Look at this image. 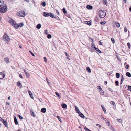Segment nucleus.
<instances>
[{
  "instance_id": "nucleus-1",
  "label": "nucleus",
  "mask_w": 131,
  "mask_h": 131,
  "mask_svg": "<svg viewBox=\"0 0 131 131\" xmlns=\"http://www.w3.org/2000/svg\"><path fill=\"white\" fill-rule=\"evenodd\" d=\"M10 22L12 26L16 29L18 28L19 26L22 27L24 25V24L22 23H19V25H18L15 21L12 19L10 20Z\"/></svg>"
},
{
  "instance_id": "nucleus-2",
  "label": "nucleus",
  "mask_w": 131,
  "mask_h": 131,
  "mask_svg": "<svg viewBox=\"0 0 131 131\" xmlns=\"http://www.w3.org/2000/svg\"><path fill=\"white\" fill-rule=\"evenodd\" d=\"M3 39L4 41H6V42L8 43L10 40V39L9 36L6 33H5L3 37Z\"/></svg>"
},
{
  "instance_id": "nucleus-3",
  "label": "nucleus",
  "mask_w": 131,
  "mask_h": 131,
  "mask_svg": "<svg viewBox=\"0 0 131 131\" xmlns=\"http://www.w3.org/2000/svg\"><path fill=\"white\" fill-rule=\"evenodd\" d=\"M98 14L100 18H104L106 15V13L104 12V11H103L101 10L99 11Z\"/></svg>"
},
{
  "instance_id": "nucleus-4",
  "label": "nucleus",
  "mask_w": 131,
  "mask_h": 131,
  "mask_svg": "<svg viewBox=\"0 0 131 131\" xmlns=\"http://www.w3.org/2000/svg\"><path fill=\"white\" fill-rule=\"evenodd\" d=\"M17 16H19L23 17L25 16V12L23 11H19L16 13Z\"/></svg>"
},
{
  "instance_id": "nucleus-5",
  "label": "nucleus",
  "mask_w": 131,
  "mask_h": 131,
  "mask_svg": "<svg viewBox=\"0 0 131 131\" xmlns=\"http://www.w3.org/2000/svg\"><path fill=\"white\" fill-rule=\"evenodd\" d=\"M7 7L6 5L3 6V7L0 8V12L2 13H3L6 12L7 10Z\"/></svg>"
},
{
  "instance_id": "nucleus-6",
  "label": "nucleus",
  "mask_w": 131,
  "mask_h": 131,
  "mask_svg": "<svg viewBox=\"0 0 131 131\" xmlns=\"http://www.w3.org/2000/svg\"><path fill=\"white\" fill-rule=\"evenodd\" d=\"M24 71L26 75V77L27 78H29V77L30 75L28 73L27 71V70H24Z\"/></svg>"
},
{
  "instance_id": "nucleus-7",
  "label": "nucleus",
  "mask_w": 131,
  "mask_h": 131,
  "mask_svg": "<svg viewBox=\"0 0 131 131\" xmlns=\"http://www.w3.org/2000/svg\"><path fill=\"white\" fill-rule=\"evenodd\" d=\"M5 76V74L2 72H0V79H2Z\"/></svg>"
},
{
  "instance_id": "nucleus-8",
  "label": "nucleus",
  "mask_w": 131,
  "mask_h": 131,
  "mask_svg": "<svg viewBox=\"0 0 131 131\" xmlns=\"http://www.w3.org/2000/svg\"><path fill=\"white\" fill-rule=\"evenodd\" d=\"M56 16L55 15H54L52 13H50V17L53 18H56Z\"/></svg>"
},
{
  "instance_id": "nucleus-9",
  "label": "nucleus",
  "mask_w": 131,
  "mask_h": 131,
  "mask_svg": "<svg viewBox=\"0 0 131 131\" xmlns=\"http://www.w3.org/2000/svg\"><path fill=\"white\" fill-rule=\"evenodd\" d=\"M43 15L45 17H48L49 16V13L43 12Z\"/></svg>"
},
{
  "instance_id": "nucleus-10",
  "label": "nucleus",
  "mask_w": 131,
  "mask_h": 131,
  "mask_svg": "<svg viewBox=\"0 0 131 131\" xmlns=\"http://www.w3.org/2000/svg\"><path fill=\"white\" fill-rule=\"evenodd\" d=\"M78 114L82 118H84L85 117V116L81 112H79V113Z\"/></svg>"
},
{
  "instance_id": "nucleus-11",
  "label": "nucleus",
  "mask_w": 131,
  "mask_h": 131,
  "mask_svg": "<svg viewBox=\"0 0 131 131\" xmlns=\"http://www.w3.org/2000/svg\"><path fill=\"white\" fill-rule=\"evenodd\" d=\"M14 120L15 124L16 125H17L18 124V123L16 117L15 116H14Z\"/></svg>"
},
{
  "instance_id": "nucleus-12",
  "label": "nucleus",
  "mask_w": 131,
  "mask_h": 131,
  "mask_svg": "<svg viewBox=\"0 0 131 131\" xmlns=\"http://www.w3.org/2000/svg\"><path fill=\"white\" fill-rule=\"evenodd\" d=\"M124 78L123 77V75H122L121 76V82H120V84H122L123 82V81L124 80Z\"/></svg>"
},
{
  "instance_id": "nucleus-13",
  "label": "nucleus",
  "mask_w": 131,
  "mask_h": 131,
  "mask_svg": "<svg viewBox=\"0 0 131 131\" xmlns=\"http://www.w3.org/2000/svg\"><path fill=\"white\" fill-rule=\"evenodd\" d=\"M61 105L62 108L65 109H67V106L65 104H62Z\"/></svg>"
},
{
  "instance_id": "nucleus-14",
  "label": "nucleus",
  "mask_w": 131,
  "mask_h": 131,
  "mask_svg": "<svg viewBox=\"0 0 131 131\" xmlns=\"http://www.w3.org/2000/svg\"><path fill=\"white\" fill-rule=\"evenodd\" d=\"M3 123L6 127H7V123L6 121L4 120V121H3Z\"/></svg>"
},
{
  "instance_id": "nucleus-15",
  "label": "nucleus",
  "mask_w": 131,
  "mask_h": 131,
  "mask_svg": "<svg viewBox=\"0 0 131 131\" xmlns=\"http://www.w3.org/2000/svg\"><path fill=\"white\" fill-rule=\"evenodd\" d=\"M102 2L104 4H105L106 6L107 5L108 3L107 0H103Z\"/></svg>"
},
{
  "instance_id": "nucleus-16",
  "label": "nucleus",
  "mask_w": 131,
  "mask_h": 131,
  "mask_svg": "<svg viewBox=\"0 0 131 131\" xmlns=\"http://www.w3.org/2000/svg\"><path fill=\"white\" fill-rule=\"evenodd\" d=\"M92 6L90 5H87L86 6V8L89 9H92Z\"/></svg>"
},
{
  "instance_id": "nucleus-17",
  "label": "nucleus",
  "mask_w": 131,
  "mask_h": 131,
  "mask_svg": "<svg viewBox=\"0 0 131 131\" xmlns=\"http://www.w3.org/2000/svg\"><path fill=\"white\" fill-rule=\"evenodd\" d=\"M41 27V24H37L36 26V27L38 29H40Z\"/></svg>"
},
{
  "instance_id": "nucleus-18",
  "label": "nucleus",
  "mask_w": 131,
  "mask_h": 131,
  "mask_svg": "<svg viewBox=\"0 0 131 131\" xmlns=\"http://www.w3.org/2000/svg\"><path fill=\"white\" fill-rule=\"evenodd\" d=\"M94 48L95 50L99 52L100 53H101V51L98 48H97L95 47L94 46Z\"/></svg>"
},
{
  "instance_id": "nucleus-19",
  "label": "nucleus",
  "mask_w": 131,
  "mask_h": 131,
  "mask_svg": "<svg viewBox=\"0 0 131 131\" xmlns=\"http://www.w3.org/2000/svg\"><path fill=\"white\" fill-rule=\"evenodd\" d=\"M5 61L7 63L9 62V59L8 58H6L4 59Z\"/></svg>"
},
{
  "instance_id": "nucleus-20",
  "label": "nucleus",
  "mask_w": 131,
  "mask_h": 131,
  "mask_svg": "<svg viewBox=\"0 0 131 131\" xmlns=\"http://www.w3.org/2000/svg\"><path fill=\"white\" fill-rule=\"evenodd\" d=\"M126 75L129 77H131V74L129 72H126Z\"/></svg>"
},
{
  "instance_id": "nucleus-21",
  "label": "nucleus",
  "mask_w": 131,
  "mask_h": 131,
  "mask_svg": "<svg viewBox=\"0 0 131 131\" xmlns=\"http://www.w3.org/2000/svg\"><path fill=\"white\" fill-rule=\"evenodd\" d=\"M46 111V109L45 108H43L41 110V111L43 113H45Z\"/></svg>"
},
{
  "instance_id": "nucleus-22",
  "label": "nucleus",
  "mask_w": 131,
  "mask_h": 131,
  "mask_svg": "<svg viewBox=\"0 0 131 131\" xmlns=\"http://www.w3.org/2000/svg\"><path fill=\"white\" fill-rule=\"evenodd\" d=\"M3 3H4V1L2 0L1 1V0L0 1V7H1V6H3Z\"/></svg>"
},
{
  "instance_id": "nucleus-23",
  "label": "nucleus",
  "mask_w": 131,
  "mask_h": 131,
  "mask_svg": "<svg viewBox=\"0 0 131 131\" xmlns=\"http://www.w3.org/2000/svg\"><path fill=\"white\" fill-rule=\"evenodd\" d=\"M99 92L100 93V94L101 95H103L104 94V92L102 90H99Z\"/></svg>"
},
{
  "instance_id": "nucleus-24",
  "label": "nucleus",
  "mask_w": 131,
  "mask_h": 131,
  "mask_svg": "<svg viewBox=\"0 0 131 131\" xmlns=\"http://www.w3.org/2000/svg\"><path fill=\"white\" fill-rule=\"evenodd\" d=\"M75 110L78 113H79V112H80L79 109L77 107L75 106Z\"/></svg>"
},
{
  "instance_id": "nucleus-25",
  "label": "nucleus",
  "mask_w": 131,
  "mask_h": 131,
  "mask_svg": "<svg viewBox=\"0 0 131 131\" xmlns=\"http://www.w3.org/2000/svg\"><path fill=\"white\" fill-rule=\"evenodd\" d=\"M28 93L29 95L32 98H33V97L32 95V94L30 91H29L28 92Z\"/></svg>"
},
{
  "instance_id": "nucleus-26",
  "label": "nucleus",
  "mask_w": 131,
  "mask_h": 131,
  "mask_svg": "<svg viewBox=\"0 0 131 131\" xmlns=\"http://www.w3.org/2000/svg\"><path fill=\"white\" fill-rule=\"evenodd\" d=\"M120 75L118 73H117L116 74V76L117 78H119L120 77Z\"/></svg>"
},
{
  "instance_id": "nucleus-27",
  "label": "nucleus",
  "mask_w": 131,
  "mask_h": 131,
  "mask_svg": "<svg viewBox=\"0 0 131 131\" xmlns=\"http://www.w3.org/2000/svg\"><path fill=\"white\" fill-rule=\"evenodd\" d=\"M86 70H87V71H88V72H89V73L91 72V69L89 67H87L86 68Z\"/></svg>"
},
{
  "instance_id": "nucleus-28",
  "label": "nucleus",
  "mask_w": 131,
  "mask_h": 131,
  "mask_svg": "<svg viewBox=\"0 0 131 131\" xmlns=\"http://www.w3.org/2000/svg\"><path fill=\"white\" fill-rule=\"evenodd\" d=\"M30 113L31 115L33 116H35V115H34V112L32 111L31 110H30Z\"/></svg>"
},
{
  "instance_id": "nucleus-29",
  "label": "nucleus",
  "mask_w": 131,
  "mask_h": 131,
  "mask_svg": "<svg viewBox=\"0 0 131 131\" xmlns=\"http://www.w3.org/2000/svg\"><path fill=\"white\" fill-rule=\"evenodd\" d=\"M101 107H102L104 112L105 113H106V111L105 108L102 105H101Z\"/></svg>"
},
{
  "instance_id": "nucleus-30",
  "label": "nucleus",
  "mask_w": 131,
  "mask_h": 131,
  "mask_svg": "<svg viewBox=\"0 0 131 131\" xmlns=\"http://www.w3.org/2000/svg\"><path fill=\"white\" fill-rule=\"evenodd\" d=\"M41 5L44 7L46 5V3L45 2H43L41 3Z\"/></svg>"
},
{
  "instance_id": "nucleus-31",
  "label": "nucleus",
  "mask_w": 131,
  "mask_h": 131,
  "mask_svg": "<svg viewBox=\"0 0 131 131\" xmlns=\"http://www.w3.org/2000/svg\"><path fill=\"white\" fill-rule=\"evenodd\" d=\"M110 128L113 131H115V129L111 126H110Z\"/></svg>"
},
{
  "instance_id": "nucleus-32",
  "label": "nucleus",
  "mask_w": 131,
  "mask_h": 131,
  "mask_svg": "<svg viewBox=\"0 0 131 131\" xmlns=\"http://www.w3.org/2000/svg\"><path fill=\"white\" fill-rule=\"evenodd\" d=\"M55 94H56V95L59 98H61V97L60 96L58 92H56Z\"/></svg>"
},
{
  "instance_id": "nucleus-33",
  "label": "nucleus",
  "mask_w": 131,
  "mask_h": 131,
  "mask_svg": "<svg viewBox=\"0 0 131 131\" xmlns=\"http://www.w3.org/2000/svg\"><path fill=\"white\" fill-rule=\"evenodd\" d=\"M116 25L117 27H119L120 26V25L119 23L117 22L116 23Z\"/></svg>"
},
{
  "instance_id": "nucleus-34",
  "label": "nucleus",
  "mask_w": 131,
  "mask_h": 131,
  "mask_svg": "<svg viewBox=\"0 0 131 131\" xmlns=\"http://www.w3.org/2000/svg\"><path fill=\"white\" fill-rule=\"evenodd\" d=\"M62 11L63 13L64 14H66L67 13V12L66 10V9L64 8H63L62 9Z\"/></svg>"
},
{
  "instance_id": "nucleus-35",
  "label": "nucleus",
  "mask_w": 131,
  "mask_h": 131,
  "mask_svg": "<svg viewBox=\"0 0 131 131\" xmlns=\"http://www.w3.org/2000/svg\"><path fill=\"white\" fill-rule=\"evenodd\" d=\"M110 103L113 105V106H115L116 105L115 104V102L113 101H111L110 102Z\"/></svg>"
},
{
  "instance_id": "nucleus-36",
  "label": "nucleus",
  "mask_w": 131,
  "mask_h": 131,
  "mask_svg": "<svg viewBox=\"0 0 131 131\" xmlns=\"http://www.w3.org/2000/svg\"><path fill=\"white\" fill-rule=\"evenodd\" d=\"M87 24L89 26H90L91 25V24L90 21H87Z\"/></svg>"
},
{
  "instance_id": "nucleus-37",
  "label": "nucleus",
  "mask_w": 131,
  "mask_h": 131,
  "mask_svg": "<svg viewBox=\"0 0 131 131\" xmlns=\"http://www.w3.org/2000/svg\"><path fill=\"white\" fill-rule=\"evenodd\" d=\"M115 83L116 85V86H118L119 85V82L118 81H116L115 82Z\"/></svg>"
},
{
  "instance_id": "nucleus-38",
  "label": "nucleus",
  "mask_w": 131,
  "mask_h": 131,
  "mask_svg": "<svg viewBox=\"0 0 131 131\" xmlns=\"http://www.w3.org/2000/svg\"><path fill=\"white\" fill-rule=\"evenodd\" d=\"M55 18L56 19H57V20L58 21H59L60 20L59 18L57 16L56 17V18Z\"/></svg>"
},
{
  "instance_id": "nucleus-39",
  "label": "nucleus",
  "mask_w": 131,
  "mask_h": 131,
  "mask_svg": "<svg viewBox=\"0 0 131 131\" xmlns=\"http://www.w3.org/2000/svg\"><path fill=\"white\" fill-rule=\"evenodd\" d=\"M117 120L119 123H122V120L121 119H118Z\"/></svg>"
},
{
  "instance_id": "nucleus-40",
  "label": "nucleus",
  "mask_w": 131,
  "mask_h": 131,
  "mask_svg": "<svg viewBox=\"0 0 131 131\" xmlns=\"http://www.w3.org/2000/svg\"><path fill=\"white\" fill-rule=\"evenodd\" d=\"M84 129L86 131H91V130L88 129L86 127H85L84 128Z\"/></svg>"
},
{
  "instance_id": "nucleus-41",
  "label": "nucleus",
  "mask_w": 131,
  "mask_h": 131,
  "mask_svg": "<svg viewBox=\"0 0 131 131\" xmlns=\"http://www.w3.org/2000/svg\"><path fill=\"white\" fill-rule=\"evenodd\" d=\"M18 116L19 118L20 119H23V117L21 116L20 115L18 114Z\"/></svg>"
},
{
  "instance_id": "nucleus-42",
  "label": "nucleus",
  "mask_w": 131,
  "mask_h": 131,
  "mask_svg": "<svg viewBox=\"0 0 131 131\" xmlns=\"http://www.w3.org/2000/svg\"><path fill=\"white\" fill-rule=\"evenodd\" d=\"M127 29L126 27H124V31L125 32H127Z\"/></svg>"
},
{
  "instance_id": "nucleus-43",
  "label": "nucleus",
  "mask_w": 131,
  "mask_h": 131,
  "mask_svg": "<svg viewBox=\"0 0 131 131\" xmlns=\"http://www.w3.org/2000/svg\"><path fill=\"white\" fill-rule=\"evenodd\" d=\"M111 40L113 43H115L114 40V38H112L111 39Z\"/></svg>"
},
{
  "instance_id": "nucleus-44",
  "label": "nucleus",
  "mask_w": 131,
  "mask_h": 131,
  "mask_svg": "<svg viewBox=\"0 0 131 131\" xmlns=\"http://www.w3.org/2000/svg\"><path fill=\"white\" fill-rule=\"evenodd\" d=\"M128 86V90H129L130 91H131V86Z\"/></svg>"
},
{
  "instance_id": "nucleus-45",
  "label": "nucleus",
  "mask_w": 131,
  "mask_h": 131,
  "mask_svg": "<svg viewBox=\"0 0 131 131\" xmlns=\"http://www.w3.org/2000/svg\"><path fill=\"white\" fill-rule=\"evenodd\" d=\"M94 20L96 22L97 21L99 20L98 19L97 17H95L94 18Z\"/></svg>"
},
{
  "instance_id": "nucleus-46",
  "label": "nucleus",
  "mask_w": 131,
  "mask_h": 131,
  "mask_svg": "<svg viewBox=\"0 0 131 131\" xmlns=\"http://www.w3.org/2000/svg\"><path fill=\"white\" fill-rule=\"evenodd\" d=\"M57 118H58V119L59 121H60V122H61V119L60 118V117H59V116H57Z\"/></svg>"
},
{
  "instance_id": "nucleus-47",
  "label": "nucleus",
  "mask_w": 131,
  "mask_h": 131,
  "mask_svg": "<svg viewBox=\"0 0 131 131\" xmlns=\"http://www.w3.org/2000/svg\"><path fill=\"white\" fill-rule=\"evenodd\" d=\"M44 32H45V33L46 35H47L48 33V31L47 30H45L44 31Z\"/></svg>"
},
{
  "instance_id": "nucleus-48",
  "label": "nucleus",
  "mask_w": 131,
  "mask_h": 131,
  "mask_svg": "<svg viewBox=\"0 0 131 131\" xmlns=\"http://www.w3.org/2000/svg\"><path fill=\"white\" fill-rule=\"evenodd\" d=\"M128 46V48L129 49L130 48V44L129 43H128L127 44Z\"/></svg>"
},
{
  "instance_id": "nucleus-49",
  "label": "nucleus",
  "mask_w": 131,
  "mask_h": 131,
  "mask_svg": "<svg viewBox=\"0 0 131 131\" xmlns=\"http://www.w3.org/2000/svg\"><path fill=\"white\" fill-rule=\"evenodd\" d=\"M44 61L45 62H47V59L45 57H44Z\"/></svg>"
},
{
  "instance_id": "nucleus-50",
  "label": "nucleus",
  "mask_w": 131,
  "mask_h": 131,
  "mask_svg": "<svg viewBox=\"0 0 131 131\" xmlns=\"http://www.w3.org/2000/svg\"><path fill=\"white\" fill-rule=\"evenodd\" d=\"M105 23L106 22L105 21H102L100 23L102 25H103L105 24Z\"/></svg>"
},
{
  "instance_id": "nucleus-51",
  "label": "nucleus",
  "mask_w": 131,
  "mask_h": 131,
  "mask_svg": "<svg viewBox=\"0 0 131 131\" xmlns=\"http://www.w3.org/2000/svg\"><path fill=\"white\" fill-rule=\"evenodd\" d=\"M97 89H100V90H102V88L100 86H98L97 87Z\"/></svg>"
},
{
  "instance_id": "nucleus-52",
  "label": "nucleus",
  "mask_w": 131,
  "mask_h": 131,
  "mask_svg": "<svg viewBox=\"0 0 131 131\" xmlns=\"http://www.w3.org/2000/svg\"><path fill=\"white\" fill-rule=\"evenodd\" d=\"M21 85V83H20V82H18V83H17V85H18V86H20V85Z\"/></svg>"
},
{
  "instance_id": "nucleus-53",
  "label": "nucleus",
  "mask_w": 131,
  "mask_h": 131,
  "mask_svg": "<svg viewBox=\"0 0 131 131\" xmlns=\"http://www.w3.org/2000/svg\"><path fill=\"white\" fill-rule=\"evenodd\" d=\"M109 91L111 92H112L113 91V90L111 88H109L108 89Z\"/></svg>"
},
{
  "instance_id": "nucleus-54",
  "label": "nucleus",
  "mask_w": 131,
  "mask_h": 131,
  "mask_svg": "<svg viewBox=\"0 0 131 131\" xmlns=\"http://www.w3.org/2000/svg\"><path fill=\"white\" fill-rule=\"evenodd\" d=\"M29 52H30V53L33 56H35V55L34 54L32 53L31 52V51H29Z\"/></svg>"
},
{
  "instance_id": "nucleus-55",
  "label": "nucleus",
  "mask_w": 131,
  "mask_h": 131,
  "mask_svg": "<svg viewBox=\"0 0 131 131\" xmlns=\"http://www.w3.org/2000/svg\"><path fill=\"white\" fill-rule=\"evenodd\" d=\"M129 66L128 65H126L125 66V68L126 69H128L129 68Z\"/></svg>"
},
{
  "instance_id": "nucleus-56",
  "label": "nucleus",
  "mask_w": 131,
  "mask_h": 131,
  "mask_svg": "<svg viewBox=\"0 0 131 131\" xmlns=\"http://www.w3.org/2000/svg\"><path fill=\"white\" fill-rule=\"evenodd\" d=\"M113 73V71H111L109 72V75H111V74H112Z\"/></svg>"
},
{
  "instance_id": "nucleus-57",
  "label": "nucleus",
  "mask_w": 131,
  "mask_h": 131,
  "mask_svg": "<svg viewBox=\"0 0 131 131\" xmlns=\"http://www.w3.org/2000/svg\"><path fill=\"white\" fill-rule=\"evenodd\" d=\"M95 46V45L93 43V44L92 43L91 47L92 48H94V47Z\"/></svg>"
},
{
  "instance_id": "nucleus-58",
  "label": "nucleus",
  "mask_w": 131,
  "mask_h": 131,
  "mask_svg": "<svg viewBox=\"0 0 131 131\" xmlns=\"http://www.w3.org/2000/svg\"><path fill=\"white\" fill-rule=\"evenodd\" d=\"M98 43L100 45H102V42L100 41H99L98 42Z\"/></svg>"
},
{
  "instance_id": "nucleus-59",
  "label": "nucleus",
  "mask_w": 131,
  "mask_h": 131,
  "mask_svg": "<svg viewBox=\"0 0 131 131\" xmlns=\"http://www.w3.org/2000/svg\"><path fill=\"white\" fill-rule=\"evenodd\" d=\"M90 39H91V41L92 42V43L93 44V39L91 37H90Z\"/></svg>"
},
{
  "instance_id": "nucleus-60",
  "label": "nucleus",
  "mask_w": 131,
  "mask_h": 131,
  "mask_svg": "<svg viewBox=\"0 0 131 131\" xmlns=\"http://www.w3.org/2000/svg\"><path fill=\"white\" fill-rule=\"evenodd\" d=\"M6 104L7 105H10V103H8L7 102H6Z\"/></svg>"
},
{
  "instance_id": "nucleus-61",
  "label": "nucleus",
  "mask_w": 131,
  "mask_h": 131,
  "mask_svg": "<svg viewBox=\"0 0 131 131\" xmlns=\"http://www.w3.org/2000/svg\"><path fill=\"white\" fill-rule=\"evenodd\" d=\"M46 80L47 81V82L48 84H49V80H48V79L47 78H46Z\"/></svg>"
},
{
  "instance_id": "nucleus-62",
  "label": "nucleus",
  "mask_w": 131,
  "mask_h": 131,
  "mask_svg": "<svg viewBox=\"0 0 131 131\" xmlns=\"http://www.w3.org/2000/svg\"><path fill=\"white\" fill-rule=\"evenodd\" d=\"M4 119H3L1 117H0V121L3 122V121H4Z\"/></svg>"
},
{
  "instance_id": "nucleus-63",
  "label": "nucleus",
  "mask_w": 131,
  "mask_h": 131,
  "mask_svg": "<svg viewBox=\"0 0 131 131\" xmlns=\"http://www.w3.org/2000/svg\"><path fill=\"white\" fill-rule=\"evenodd\" d=\"M96 125L97 126H98L99 128H100V127H101V126L100 125H99V124H97Z\"/></svg>"
},
{
  "instance_id": "nucleus-64",
  "label": "nucleus",
  "mask_w": 131,
  "mask_h": 131,
  "mask_svg": "<svg viewBox=\"0 0 131 131\" xmlns=\"http://www.w3.org/2000/svg\"><path fill=\"white\" fill-rule=\"evenodd\" d=\"M107 81H104V84L105 85H106L107 84Z\"/></svg>"
}]
</instances>
